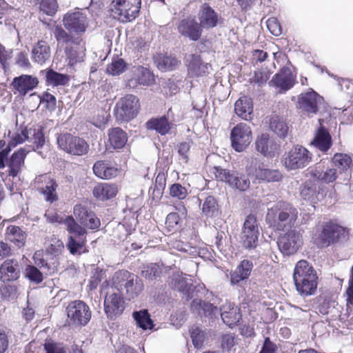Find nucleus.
<instances>
[{"label": "nucleus", "mask_w": 353, "mask_h": 353, "mask_svg": "<svg viewBox=\"0 0 353 353\" xmlns=\"http://www.w3.org/2000/svg\"><path fill=\"white\" fill-rule=\"evenodd\" d=\"M198 19L199 21V26L201 30L209 29L216 26L218 22V16L214 10L207 3H204L201 6L198 13Z\"/></svg>", "instance_id": "25"}, {"label": "nucleus", "mask_w": 353, "mask_h": 353, "mask_svg": "<svg viewBox=\"0 0 353 353\" xmlns=\"http://www.w3.org/2000/svg\"><path fill=\"white\" fill-rule=\"evenodd\" d=\"M303 243L302 235L299 230L292 229L280 236L277 241L280 251L286 255L294 254Z\"/></svg>", "instance_id": "15"}, {"label": "nucleus", "mask_w": 353, "mask_h": 353, "mask_svg": "<svg viewBox=\"0 0 353 353\" xmlns=\"http://www.w3.org/2000/svg\"><path fill=\"white\" fill-rule=\"evenodd\" d=\"M345 229L337 224L327 223L314 234L316 243L321 247H327L331 243L345 238Z\"/></svg>", "instance_id": "7"}, {"label": "nucleus", "mask_w": 353, "mask_h": 353, "mask_svg": "<svg viewBox=\"0 0 353 353\" xmlns=\"http://www.w3.org/2000/svg\"><path fill=\"white\" fill-rule=\"evenodd\" d=\"M220 315L224 323L230 327L236 325L241 317L240 310L228 301L220 306Z\"/></svg>", "instance_id": "26"}, {"label": "nucleus", "mask_w": 353, "mask_h": 353, "mask_svg": "<svg viewBox=\"0 0 353 353\" xmlns=\"http://www.w3.org/2000/svg\"><path fill=\"white\" fill-rule=\"evenodd\" d=\"M63 25L70 34H74L79 38L88 26L87 16L80 10L67 12L63 18Z\"/></svg>", "instance_id": "14"}, {"label": "nucleus", "mask_w": 353, "mask_h": 353, "mask_svg": "<svg viewBox=\"0 0 353 353\" xmlns=\"http://www.w3.org/2000/svg\"><path fill=\"white\" fill-rule=\"evenodd\" d=\"M106 288L108 291L104 299V310L108 318L113 319L123 313L125 309L124 301L121 294L117 291L113 285L108 288L103 283L102 290H105Z\"/></svg>", "instance_id": "10"}, {"label": "nucleus", "mask_w": 353, "mask_h": 353, "mask_svg": "<svg viewBox=\"0 0 353 353\" xmlns=\"http://www.w3.org/2000/svg\"><path fill=\"white\" fill-rule=\"evenodd\" d=\"M274 85L281 90L286 91L294 85L295 83V76L292 74L290 69L288 68H283L279 73L274 76Z\"/></svg>", "instance_id": "30"}, {"label": "nucleus", "mask_w": 353, "mask_h": 353, "mask_svg": "<svg viewBox=\"0 0 353 353\" xmlns=\"http://www.w3.org/2000/svg\"><path fill=\"white\" fill-rule=\"evenodd\" d=\"M179 32L192 41H198L202 34V30L194 19L181 20L177 27Z\"/></svg>", "instance_id": "23"}, {"label": "nucleus", "mask_w": 353, "mask_h": 353, "mask_svg": "<svg viewBox=\"0 0 353 353\" xmlns=\"http://www.w3.org/2000/svg\"><path fill=\"white\" fill-rule=\"evenodd\" d=\"M127 141V134L120 128H114L108 130V141L114 149L123 148Z\"/></svg>", "instance_id": "35"}, {"label": "nucleus", "mask_w": 353, "mask_h": 353, "mask_svg": "<svg viewBox=\"0 0 353 353\" xmlns=\"http://www.w3.org/2000/svg\"><path fill=\"white\" fill-rule=\"evenodd\" d=\"M154 82V76L151 72L142 66H134L131 70L130 77L128 78V85L136 88L139 85H149Z\"/></svg>", "instance_id": "21"}, {"label": "nucleus", "mask_w": 353, "mask_h": 353, "mask_svg": "<svg viewBox=\"0 0 353 353\" xmlns=\"http://www.w3.org/2000/svg\"><path fill=\"white\" fill-rule=\"evenodd\" d=\"M63 248V243L60 240L54 239V243H51L48 248V251L52 254L58 255L61 253Z\"/></svg>", "instance_id": "63"}, {"label": "nucleus", "mask_w": 353, "mask_h": 353, "mask_svg": "<svg viewBox=\"0 0 353 353\" xmlns=\"http://www.w3.org/2000/svg\"><path fill=\"white\" fill-rule=\"evenodd\" d=\"M141 6V0H112L110 10L114 19L126 23L139 16Z\"/></svg>", "instance_id": "5"}, {"label": "nucleus", "mask_w": 353, "mask_h": 353, "mask_svg": "<svg viewBox=\"0 0 353 353\" xmlns=\"http://www.w3.org/2000/svg\"><path fill=\"white\" fill-rule=\"evenodd\" d=\"M212 170L215 178L217 180L229 183V179H230V176H231L232 172H230L228 170L218 166L214 167Z\"/></svg>", "instance_id": "55"}, {"label": "nucleus", "mask_w": 353, "mask_h": 353, "mask_svg": "<svg viewBox=\"0 0 353 353\" xmlns=\"http://www.w3.org/2000/svg\"><path fill=\"white\" fill-rule=\"evenodd\" d=\"M170 194L172 197H176L179 199H183L188 195L187 190L185 187L179 183H174L171 185L170 188Z\"/></svg>", "instance_id": "54"}, {"label": "nucleus", "mask_w": 353, "mask_h": 353, "mask_svg": "<svg viewBox=\"0 0 353 353\" xmlns=\"http://www.w3.org/2000/svg\"><path fill=\"white\" fill-rule=\"evenodd\" d=\"M161 270L159 265L154 263L148 266L145 270L142 271V276L148 280H153L159 277Z\"/></svg>", "instance_id": "52"}, {"label": "nucleus", "mask_w": 353, "mask_h": 353, "mask_svg": "<svg viewBox=\"0 0 353 353\" xmlns=\"http://www.w3.org/2000/svg\"><path fill=\"white\" fill-rule=\"evenodd\" d=\"M312 144L323 152H326L332 147V137L328 130L321 125L315 131Z\"/></svg>", "instance_id": "28"}, {"label": "nucleus", "mask_w": 353, "mask_h": 353, "mask_svg": "<svg viewBox=\"0 0 353 353\" xmlns=\"http://www.w3.org/2000/svg\"><path fill=\"white\" fill-rule=\"evenodd\" d=\"M146 125L148 129L155 130L161 135H165L170 132L172 124L165 117H161L150 119L146 123Z\"/></svg>", "instance_id": "37"}, {"label": "nucleus", "mask_w": 353, "mask_h": 353, "mask_svg": "<svg viewBox=\"0 0 353 353\" xmlns=\"http://www.w3.org/2000/svg\"><path fill=\"white\" fill-rule=\"evenodd\" d=\"M117 192V187L115 185L108 183L98 184L92 190L94 196L101 201L114 197Z\"/></svg>", "instance_id": "34"}, {"label": "nucleus", "mask_w": 353, "mask_h": 353, "mask_svg": "<svg viewBox=\"0 0 353 353\" xmlns=\"http://www.w3.org/2000/svg\"><path fill=\"white\" fill-rule=\"evenodd\" d=\"M42 101L46 103V107L50 110H54L56 107V98L50 93L46 92L42 96Z\"/></svg>", "instance_id": "60"}, {"label": "nucleus", "mask_w": 353, "mask_h": 353, "mask_svg": "<svg viewBox=\"0 0 353 353\" xmlns=\"http://www.w3.org/2000/svg\"><path fill=\"white\" fill-rule=\"evenodd\" d=\"M352 157L346 153H335L330 159L332 165L340 174L345 173L352 164Z\"/></svg>", "instance_id": "32"}, {"label": "nucleus", "mask_w": 353, "mask_h": 353, "mask_svg": "<svg viewBox=\"0 0 353 353\" xmlns=\"http://www.w3.org/2000/svg\"><path fill=\"white\" fill-rule=\"evenodd\" d=\"M190 335L194 347L196 348L201 347L206 339L205 332L199 327H195L190 330Z\"/></svg>", "instance_id": "48"}, {"label": "nucleus", "mask_w": 353, "mask_h": 353, "mask_svg": "<svg viewBox=\"0 0 353 353\" xmlns=\"http://www.w3.org/2000/svg\"><path fill=\"white\" fill-rule=\"evenodd\" d=\"M37 78L28 74H22L15 77L12 82V86L20 94L26 95L29 91L33 90L38 84Z\"/></svg>", "instance_id": "27"}, {"label": "nucleus", "mask_w": 353, "mask_h": 353, "mask_svg": "<svg viewBox=\"0 0 353 353\" xmlns=\"http://www.w3.org/2000/svg\"><path fill=\"white\" fill-rule=\"evenodd\" d=\"M267 27L270 32L274 36H279L282 32L281 27L278 20L274 17L268 19Z\"/></svg>", "instance_id": "57"}, {"label": "nucleus", "mask_w": 353, "mask_h": 353, "mask_svg": "<svg viewBox=\"0 0 353 353\" xmlns=\"http://www.w3.org/2000/svg\"><path fill=\"white\" fill-rule=\"evenodd\" d=\"M270 128L281 137H285L288 131V126L285 121L276 115H274L270 118Z\"/></svg>", "instance_id": "39"}, {"label": "nucleus", "mask_w": 353, "mask_h": 353, "mask_svg": "<svg viewBox=\"0 0 353 353\" xmlns=\"http://www.w3.org/2000/svg\"><path fill=\"white\" fill-rule=\"evenodd\" d=\"M54 34L57 41L59 43H74L75 45H80L81 39L77 37H75L73 34L68 33L61 26H57L54 29Z\"/></svg>", "instance_id": "38"}, {"label": "nucleus", "mask_w": 353, "mask_h": 353, "mask_svg": "<svg viewBox=\"0 0 353 353\" xmlns=\"http://www.w3.org/2000/svg\"><path fill=\"white\" fill-rule=\"evenodd\" d=\"M259 235L256 218L250 214L247 216L241 234V241L245 248H253L256 246Z\"/></svg>", "instance_id": "16"}, {"label": "nucleus", "mask_w": 353, "mask_h": 353, "mask_svg": "<svg viewBox=\"0 0 353 353\" xmlns=\"http://www.w3.org/2000/svg\"><path fill=\"white\" fill-rule=\"evenodd\" d=\"M52 221L62 222V219L60 220L58 217H55L54 219H52ZM65 224L67 230L70 234L68 239V243L67 247L69 249L71 254H81L84 252L83 250L85 244V234L86 230L84 228L79 225L74 218L71 216H68L63 221Z\"/></svg>", "instance_id": "4"}, {"label": "nucleus", "mask_w": 353, "mask_h": 353, "mask_svg": "<svg viewBox=\"0 0 353 353\" xmlns=\"http://www.w3.org/2000/svg\"><path fill=\"white\" fill-rule=\"evenodd\" d=\"M12 52L6 50L5 47L0 44V63L3 70H6L7 61L11 58Z\"/></svg>", "instance_id": "61"}, {"label": "nucleus", "mask_w": 353, "mask_h": 353, "mask_svg": "<svg viewBox=\"0 0 353 353\" xmlns=\"http://www.w3.org/2000/svg\"><path fill=\"white\" fill-rule=\"evenodd\" d=\"M293 280L296 290L302 296H311L317 289L318 276L316 270L305 260H301L296 264Z\"/></svg>", "instance_id": "1"}, {"label": "nucleus", "mask_w": 353, "mask_h": 353, "mask_svg": "<svg viewBox=\"0 0 353 353\" xmlns=\"http://www.w3.org/2000/svg\"><path fill=\"white\" fill-rule=\"evenodd\" d=\"M32 129H24L21 133H16L10 141L8 148H14L19 144L23 143L25 141L29 140V134H31Z\"/></svg>", "instance_id": "49"}, {"label": "nucleus", "mask_w": 353, "mask_h": 353, "mask_svg": "<svg viewBox=\"0 0 353 353\" xmlns=\"http://www.w3.org/2000/svg\"><path fill=\"white\" fill-rule=\"evenodd\" d=\"M33 142L37 145V148L41 147L45 143L44 134L41 130L40 129H34L33 130Z\"/></svg>", "instance_id": "62"}, {"label": "nucleus", "mask_w": 353, "mask_h": 353, "mask_svg": "<svg viewBox=\"0 0 353 353\" xmlns=\"http://www.w3.org/2000/svg\"><path fill=\"white\" fill-rule=\"evenodd\" d=\"M26 156V152L24 149L20 148L14 152L8 164L9 167V176H17L21 172L22 167L24 165V159Z\"/></svg>", "instance_id": "31"}, {"label": "nucleus", "mask_w": 353, "mask_h": 353, "mask_svg": "<svg viewBox=\"0 0 353 353\" xmlns=\"http://www.w3.org/2000/svg\"><path fill=\"white\" fill-rule=\"evenodd\" d=\"M220 314V308L214 306L213 303L204 302L203 305L202 314L205 316L212 318Z\"/></svg>", "instance_id": "56"}, {"label": "nucleus", "mask_w": 353, "mask_h": 353, "mask_svg": "<svg viewBox=\"0 0 353 353\" xmlns=\"http://www.w3.org/2000/svg\"><path fill=\"white\" fill-rule=\"evenodd\" d=\"M203 213L209 217L215 216L219 214V205L217 201L212 196L205 198L202 204Z\"/></svg>", "instance_id": "42"}, {"label": "nucleus", "mask_w": 353, "mask_h": 353, "mask_svg": "<svg viewBox=\"0 0 353 353\" xmlns=\"http://www.w3.org/2000/svg\"><path fill=\"white\" fill-rule=\"evenodd\" d=\"M246 172L256 179L267 182L279 181L283 176L278 170L268 168L258 158L254 157L248 159Z\"/></svg>", "instance_id": "6"}, {"label": "nucleus", "mask_w": 353, "mask_h": 353, "mask_svg": "<svg viewBox=\"0 0 353 353\" xmlns=\"http://www.w3.org/2000/svg\"><path fill=\"white\" fill-rule=\"evenodd\" d=\"M57 141L60 149L72 155L82 156L89 151V145L84 139L70 134L59 135Z\"/></svg>", "instance_id": "8"}, {"label": "nucleus", "mask_w": 353, "mask_h": 353, "mask_svg": "<svg viewBox=\"0 0 353 353\" xmlns=\"http://www.w3.org/2000/svg\"><path fill=\"white\" fill-rule=\"evenodd\" d=\"M20 266L17 260H6L0 266V279L3 282L17 280L20 276Z\"/></svg>", "instance_id": "24"}, {"label": "nucleus", "mask_w": 353, "mask_h": 353, "mask_svg": "<svg viewBox=\"0 0 353 353\" xmlns=\"http://www.w3.org/2000/svg\"><path fill=\"white\" fill-rule=\"evenodd\" d=\"M308 174L323 183H332L339 178V173L332 165L325 167L323 163H317L308 170Z\"/></svg>", "instance_id": "18"}, {"label": "nucleus", "mask_w": 353, "mask_h": 353, "mask_svg": "<svg viewBox=\"0 0 353 353\" xmlns=\"http://www.w3.org/2000/svg\"><path fill=\"white\" fill-rule=\"evenodd\" d=\"M298 218V210L291 204L280 201L268 209L266 221L275 230L292 227Z\"/></svg>", "instance_id": "2"}, {"label": "nucleus", "mask_w": 353, "mask_h": 353, "mask_svg": "<svg viewBox=\"0 0 353 353\" xmlns=\"http://www.w3.org/2000/svg\"><path fill=\"white\" fill-rule=\"evenodd\" d=\"M112 284L126 299L137 298L142 292L143 284L135 274L125 270H120L114 274Z\"/></svg>", "instance_id": "3"}, {"label": "nucleus", "mask_w": 353, "mask_h": 353, "mask_svg": "<svg viewBox=\"0 0 353 353\" xmlns=\"http://www.w3.org/2000/svg\"><path fill=\"white\" fill-rule=\"evenodd\" d=\"M234 345V337L230 334L223 335L221 340V347L225 350H230Z\"/></svg>", "instance_id": "64"}, {"label": "nucleus", "mask_w": 353, "mask_h": 353, "mask_svg": "<svg viewBox=\"0 0 353 353\" xmlns=\"http://www.w3.org/2000/svg\"><path fill=\"white\" fill-rule=\"evenodd\" d=\"M66 312L70 323L76 325L85 326L92 316L89 306L80 300L70 302L66 307Z\"/></svg>", "instance_id": "12"}, {"label": "nucleus", "mask_w": 353, "mask_h": 353, "mask_svg": "<svg viewBox=\"0 0 353 353\" xmlns=\"http://www.w3.org/2000/svg\"><path fill=\"white\" fill-rule=\"evenodd\" d=\"M44 350L46 353H65V347L61 343L52 341H46L44 343Z\"/></svg>", "instance_id": "53"}, {"label": "nucleus", "mask_w": 353, "mask_h": 353, "mask_svg": "<svg viewBox=\"0 0 353 353\" xmlns=\"http://www.w3.org/2000/svg\"><path fill=\"white\" fill-rule=\"evenodd\" d=\"M25 275L31 282L36 284L43 281V273L33 265H28L25 270Z\"/></svg>", "instance_id": "50"}, {"label": "nucleus", "mask_w": 353, "mask_h": 353, "mask_svg": "<svg viewBox=\"0 0 353 353\" xmlns=\"http://www.w3.org/2000/svg\"><path fill=\"white\" fill-rule=\"evenodd\" d=\"M46 82L52 86L65 85L69 81L68 75L58 73L52 70H48L46 74Z\"/></svg>", "instance_id": "40"}, {"label": "nucleus", "mask_w": 353, "mask_h": 353, "mask_svg": "<svg viewBox=\"0 0 353 353\" xmlns=\"http://www.w3.org/2000/svg\"><path fill=\"white\" fill-rule=\"evenodd\" d=\"M35 183L38 184V190L46 201L52 203L59 199L57 192L58 184L54 179L43 174L37 177Z\"/></svg>", "instance_id": "17"}, {"label": "nucleus", "mask_w": 353, "mask_h": 353, "mask_svg": "<svg viewBox=\"0 0 353 353\" xmlns=\"http://www.w3.org/2000/svg\"><path fill=\"white\" fill-rule=\"evenodd\" d=\"M6 238L20 247L23 245L26 234L19 227L11 225L7 228Z\"/></svg>", "instance_id": "41"}, {"label": "nucleus", "mask_w": 353, "mask_h": 353, "mask_svg": "<svg viewBox=\"0 0 353 353\" xmlns=\"http://www.w3.org/2000/svg\"><path fill=\"white\" fill-rule=\"evenodd\" d=\"M323 98L314 90L301 94L298 97L297 107L308 114H316L319 104Z\"/></svg>", "instance_id": "19"}, {"label": "nucleus", "mask_w": 353, "mask_h": 353, "mask_svg": "<svg viewBox=\"0 0 353 353\" xmlns=\"http://www.w3.org/2000/svg\"><path fill=\"white\" fill-rule=\"evenodd\" d=\"M140 108L139 99L132 94H126L121 98L115 106V114L118 121H130L139 112Z\"/></svg>", "instance_id": "9"}, {"label": "nucleus", "mask_w": 353, "mask_h": 353, "mask_svg": "<svg viewBox=\"0 0 353 353\" xmlns=\"http://www.w3.org/2000/svg\"><path fill=\"white\" fill-rule=\"evenodd\" d=\"M252 268L253 265L252 262L248 260H243L236 269L240 270V273H241L245 279H248L250 275Z\"/></svg>", "instance_id": "59"}, {"label": "nucleus", "mask_w": 353, "mask_h": 353, "mask_svg": "<svg viewBox=\"0 0 353 353\" xmlns=\"http://www.w3.org/2000/svg\"><path fill=\"white\" fill-rule=\"evenodd\" d=\"M74 215L80 224L88 229L94 230L100 226V221L94 212L81 204L74 208Z\"/></svg>", "instance_id": "20"}, {"label": "nucleus", "mask_w": 353, "mask_h": 353, "mask_svg": "<svg viewBox=\"0 0 353 353\" xmlns=\"http://www.w3.org/2000/svg\"><path fill=\"white\" fill-rule=\"evenodd\" d=\"M126 68V63L121 58H117L107 65L106 71L108 74L115 76L123 73Z\"/></svg>", "instance_id": "47"}, {"label": "nucleus", "mask_w": 353, "mask_h": 353, "mask_svg": "<svg viewBox=\"0 0 353 353\" xmlns=\"http://www.w3.org/2000/svg\"><path fill=\"white\" fill-rule=\"evenodd\" d=\"M15 63L22 68H29L31 66L28 59V54L26 52H19L15 58Z\"/></svg>", "instance_id": "58"}, {"label": "nucleus", "mask_w": 353, "mask_h": 353, "mask_svg": "<svg viewBox=\"0 0 353 353\" xmlns=\"http://www.w3.org/2000/svg\"><path fill=\"white\" fill-rule=\"evenodd\" d=\"M311 160L310 152L305 148L296 145L285 154L283 162L288 170H294L305 167Z\"/></svg>", "instance_id": "11"}, {"label": "nucleus", "mask_w": 353, "mask_h": 353, "mask_svg": "<svg viewBox=\"0 0 353 353\" xmlns=\"http://www.w3.org/2000/svg\"><path fill=\"white\" fill-rule=\"evenodd\" d=\"M93 172L99 178L108 179L114 177L118 174V170L115 168L108 166L103 161H98L93 165Z\"/></svg>", "instance_id": "36"}, {"label": "nucleus", "mask_w": 353, "mask_h": 353, "mask_svg": "<svg viewBox=\"0 0 353 353\" xmlns=\"http://www.w3.org/2000/svg\"><path fill=\"white\" fill-rule=\"evenodd\" d=\"M133 317L136 321L137 325L143 330L151 329L153 326L150 315L146 310L134 312Z\"/></svg>", "instance_id": "44"}, {"label": "nucleus", "mask_w": 353, "mask_h": 353, "mask_svg": "<svg viewBox=\"0 0 353 353\" xmlns=\"http://www.w3.org/2000/svg\"><path fill=\"white\" fill-rule=\"evenodd\" d=\"M158 68L163 72L174 70L179 61L172 56L160 55L157 60Z\"/></svg>", "instance_id": "43"}, {"label": "nucleus", "mask_w": 353, "mask_h": 353, "mask_svg": "<svg viewBox=\"0 0 353 353\" xmlns=\"http://www.w3.org/2000/svg\"><path fill=\"white\" fill-rule=\"evenodd\" d=\"M254 143L256 151L265 157H274L278 153L279 145L267 133L257 136Z\"/></svg>", "instance_id": "22"}, {"label": "nucleus", "mask_w": 353, "mask_h": 353, "mask_svg": "<svg viewBox=\"0 0 353 353\" xmlns=\"http://www.w3.org/2000/svg\"><path fill=\"white\" fill-rule=\"evenodd\" d=\"M185 63L190 72L194 75H200L203 72V67L201 62L199 56L190 54L186 57Z\"/></svg>", "instance_id": "45"}, {"label": "nucleus", "mask_w": 353, "mask_h": 353, "mask_svg": "<svg viewBox=\"0 0 353 353\" xmlns=\"http://www.w3.org/2000/svg\"><path fill=\"white\" fill-rule=\"evenodd\" d=\"M234 110L241 119L251 121L254 116L252 100L248 97H241L234 104Z\"/></svg>", "instance_id": "29"}, {"label": "nucleus", "mask_w": 353, "mask_h": 353, "mask_svg": "<svg viewBox=\"0 0 353 353\" xmlns=\"http://www.w3.org/2000/svg\"><path fill=\"white\" fill-rule=\"evenodd\" d=\"M50 46L43 41H38L32 50L33 60L39 64H43L48 60L50 57Z\"/></svg>", "instance_id": "33"}, {"label": "nucleus", "mask_w": 353, "mask_h": 353, "mask_svg": "<svg viewBox=\"0 0 353 353\" xmlns=\"http://www.w3.org/2000/svg\"><path fill=\"white\" fill-rule=\"evenodd\" d=\"M231 144L233 149L239 152L244 151L252 140L251 128L245 123L234 126L230 133Z\"/></svg>", "instance_id": "13"}, {"label": "nucleus", "mask_w": 353, "mask_h": 353, "mask_svg": "<svg viewBox=\"0 0 353 353\" xmlns=\"http://www.w3.org/2000/svg\"><path fill=\"white\" fill-rule=\"evenodd\" d=\"M58 5L56 0H42L40 3V10L43 13L52 16L57 10Z\"/></svg>", "instance_id": "51"}, {"label": "nucleus", "mask_w": 353, "mask_h": 353, "mask_svg": "<svg viewBox=\"0 0 353 353\" xmlns=\"http://www.w3.org/2000/svg\"><path fill=\"white\" fill-rule=\"evenodd\" d=\"M230 179H229V185L241 191L246 190L250 184V180L244 176H239L236 172H232Z\"/></svg>", "instance_id": "46"}]
</instances>
